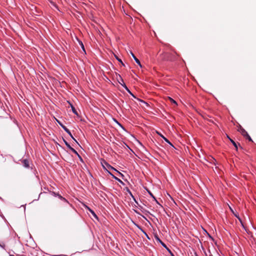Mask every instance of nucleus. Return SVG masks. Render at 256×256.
Instances as JSON below:
<instances>
[{
    "label": "nucleus",
    "instance_id": "1",
    "mask_svg": "<svg viewBox=\"0 0 256 256\" xmlns=\"http://www.w3.org/2000/svg\"><path fill=\"white\" fill-rule=\"evenodd\" d=\"M117 80L119 82L120 84L122 86L128 90V92L134 98H136V96L130 91V90L128 89V88L126 87V84L124 82V81L121 76L120 75H118V77L117 78Z\"/></svg>",
    "mask_w": 256,
    "mask_h": 256
},
{
    "label": "nucleus",
    "instance_id": "2",
    "mask_svg": "<svg viewBox=\"0 0 256 256\" xmlns=\"http://www.w3.org/2000/svg\"><path fill=\"white\" fill-rule=\"evenodd\" d=\"M239 131L244 136L245 138H248L249 141L252 142V140L250 136H249V134H248V132H246V130L243 128H242L241 126H240V128Z\"/></svg>",
    "mask_w": 256,
    "mask_h": 256
},
{
    "label": "nucleus",
    "instance_id": "3",
    "mask_svg": "<svg viewBox=\"0 0 256 256\" xmlns=\"http://www.w3.org/2000/svg\"><path fill=\"white\" fill-rule=\"evenodd\" d=\"M58 123L60 124V126L62 127V128L70 136V137L78 144V142H77V141L73 137V136H72L68 128H67L64 126V125H63L62 124L60 123V122H58Z\"/></svg>",
    "mask_w": 256,
    "mask_h": 256
},
{
    "label": "nucleus",
    "instance_id": "4",
    "mask_svg": "<svg viewBox=\"0 0 256 256\" xmlns=\"http://www.w3.org/2000/svg\"><path fill=\"white\" fill-rule=\"evenodd\" d=\"M22 164L23 166L26 168H30V162L27 159H24L22 160Z\"/></svg>",
    "mask_w": 256,
    "mask_h": 256
},
{
    "label": "nucleus",
    "instance_id": "5",
    "mask_svg": "<svg viewBox=\"0 0 256 256\" xmlns=\"http://www.w3.org/2000/svg\"><path fill=\"white\" fill-rule=\"evenodd\" d=\"M104 164H105L106 165V167L103 166L104 167V168L106 169H108V170H114L116 172H118L120 174V172H118L112 166H110L108 163H107L106 162H104Z\"/></svg>",
    "mask_w": 256,
    "mask_h": 256
},
{
    "label": "nucleus",
    "instance_id": "6",
    "mask_svg": "<svg viewBox=\"0 0 256 256\" xmlns=\"http://www.w3.org/2000/svg\"><path fill=\"white\" fill-rule=\"evenodd\" d=\"M132 56L134 58V59L135 60L136 62L140 66V67H142V66L140 64V61L136 58V56H134V54L132 52H130Z\"/></svg>",
    "mask_w": 256,
    "mask_h": 256
},
{
    "label": "nucleus",
    "instance_id": "7",
    "mask_svg": "<svg viewBox=\"0 0 256 256\" xmlns=\"http://www.w3.org/2000/svg\"><path fill=\"white\" fill-rule=\"evenodd\" d=\"M157 134L160 135L162 138H164V140L166 142H167L170 145H171L172 146H174L173 145L170 143V142L164 136H162L161 134H160V132H157Z\"/></svg>",
    "mask_w": 256,
    "mask_h": 256
},
{
    "label": "nucleus",
    "instance_id": "8",
    "mask_svg": "<svg viewBox=\"0 0 256 256\" xmlns=\"http://www.w3.org/2000/svg\"><path fill=\"white\" fill-rule=\"evenodd\" d=\"M74 154H76L79 158H80L82 160V158H81V156H80V154H78V152L74 149L72 147H71V148H70Z\"/></svg>",
    "mask_w": 256,
    "mask_h": 256
},
{
    "label": "nucleus",
    "instance_id": "9",
    "mask_svg": "<svg viewBox=\"0 0 256 256\" xmlns=\"http://www.w3.org/2000/svg\"><path fill=\"white\" fill-rule=\"evenodd\" d=\"M70 106H71V108H72V112L75 114H76V115H78V112L76 110V108H74V107L72 104H70Z\"/></svg>",
    "mask_w": 256,
    "mask_h": 256
},
{
    "label": "nucleus",
    "instance_id": "10",
    "mask_svg": "<svg viewBox=\"0 0 256 256\" xmlns=\"http://www.w3.org/2000/svg\"><path fill=\"white\" fill-rule=\"evenodd\" d=\"M54 196H58V198H59L60 199H61V200H64V202H68V201L66 200V198H63V197H62V196H61L60 195V194H56L55 192H54Z\"/></svg>",
    "mask_w": 256,
    "mask_h": 256
},
{
    "label": "nucleus",
    "instance_id": "11",
    "mask_svg": "<svg viewBox=\"0 0 256 256\" xmlns=\"http://www.w3.org/2000/svg\"><path fill=\"white\" fill-rule=\"evenodd\" d=\"M54 196H58V198H59L60 199H61V200H64V202H68V201L66 200V198H63V197H62V196H61L60 195V194H56L55 192H54Z\"/></svg>",
    "mask_w": 256,
    "mask_h": 256
},
{
    "label": "nucleus",
    "instance_id": "12",
    "mask_svg": "<svg viewBox=\"0 0 256 256\" xmlns=\"http://www.w3.org/2000/svg\"><path fill=\"white\" fill-rule=\"evenodd\" d=\"M230 140L232 144L236 148V150H238V147L236 143L232 139H230Z\"/></svg>",
    "mask_w": 256,
    "mask_h": 256
},
{
    "label": "nucleus",
    "instance_id": "13",
    "mask_svg": "<svg viewBox=\"0 0 256 256\" xmlns=\"http://www.w3.org/2000/svg\"><path fill=\"white\" fill-rule=\"evenodd\" d=\"M115 58H116V60L121 63V64L123 66H124V64L122 62V60L121 59L119 58L116 56H114Z\"/></svg>",
    "mask_w": 256,
    "mask_h": 256
},
{
    "label": "nucleus",
    "instance_id": "14",
    "mask_svg": "<svg viewBox=\"0 0 256 256\" xmlns=\"http://www.w3.org/2000/svg\"><path fill=\"white\" fill-rule=\"evenodd\" d=\"M87 208H88V209L89 210V211H90V212L92 214V215H93L94 217L97 218L96 215V214L94 213V212L90 208H88V207H87Z\"/></svg>",
    "mask_w": 256,
    "mask_h": 256
},
{
    "label": "nucleus",
    "instance_id": "15",
    "mask_svg": "<svg viewBox=\"0 0 256 256\" xmlns=\"http://www.w3.org/2000/svg\"><path fill=\"white\" fill-rule=\"evenodd\" d=\"M63 140H64V144H66V145L67 146V147L68 148H71V146L70 145V144L64 139H63Z\"/></svg>",
    "mask_w": 256,
    "mask_h": 256
},
{
    "label": "nucleus",
    "instance_id": "16",
    "mask_svg": "<svg viewBox=\"0 0 256 256\" xmlns=\"http://www.w3.org/2000/svg\"><path fill=\"white\" fill-rule=\"evenodd\" d=\"M110 174L111 175H112V176H113V178H115L116 180H118V182H120L122 183V182L120 180V179H118V178H117L116 177L114 176V175H112L110 172Z\"/></svg>",
    "mask_w": 256,
    "mask_h": 256
},
{
    "label": "nucleus",
    "instance_id": "17",
    "mask_svg": "<svg viewBox=\"0 0 256 256\" xmlns=\"http://www.w3.org/2000/svg\"><path fill=\"white\" fill-rule=\"evenodd\" d=\"M148 194L154 198V199L158 203V202H157V200H156L155 197L154 196V195L152 194L150 192V191H148Z\"/></svg>",
    "mask_w": 256,
    "mask_h": 256
},
{
    "label": "nucleus",
    "instance_id": "18",
    "mask_svg": "<svg viewBox=\"0 0 256 256\" xmlns=\"http://www.w3.org/2000/svg\"><path fill=\"white\" fill-rule=\"evenodd\" d=\"M137 100H139L140 102H142V103H143V104H145L146 106H148V104L146 102H144V100H140V99H139V98H137Z\"/></svg>",
    "mask_w": 256,
    "mask_h": 256
},
{
    "label": "nucleus",
    "instance_id": "19",
    "mask_svg": "<svg viewBox=\"0 0 256 256\" xmlns=\"http://www.w3.org/2000/svg\"><path fill=\"white\" fill-rule=\"evenodd\" d=\"M170 102H171L172 103H173V104H176V102L175 100H174L172 98H170Z\"/></svg>",
    "mask_w": 256,
    "mask_h": 256
},
{
    "label": "nucleus",
    "instance_id": "20",
    "mask_svg": "<svg viewBox=\"0 0 256 256\" xmlns=\"http://www.w3.org/2000/svg\"><path fill=\"white\" fill-rule=\"evenodd\" d=\"M158 240L160 241V243L162 244V246L164 247L165 248H166V246L163 242H162L160 239H158Z\"/></svg>",
    "mask_w": 256,
    "mask_h": 256
},
{
    "label": "nucleus",
    "instance_id": "21",
    "mask_svg": "<svg viewBox=\"0 0 256 256\" xmlns=\"http://www.w3.org/2000/svg\"><path fill=\"white\" fill-rule=\"evenodd\" d=\"M127 191H128V192L130 194V195H132V192H130V191L128 188H127Z\"/></svg>",
    "mask_w": 256,
    "mask_h": 256
},
{
    "label": "nucleus",
    "instance_id": "22",
    "mask_svg": "<svg viewBox=\"0 0 256 256\" xmlns=\"http://www.w3.org/2000/svg\"><path fill=\"white\" fill-rule=\"evenodd\" d=\"M168 252H170V254H171V253H172V251H171L170 249H168Z\"/></svg>",
    "mask_w": 256,
    "mask_h": 256
},
{
    "label": "nucleus",
    "instance_id": "23",
    "mask_svg": "<svg viewBox=\"0 0 256 256\" xmlns=\"http://www.w3.org/2000/svg\"><path fill=\"white\" fill-rule=\"evenodd\" d=\"M82 48L84 50V46L82 43Z\"/></svg>",
    "mask_w": 256,
    "mask_h": 256
},
{
    "label": "nucleus",
    "instance_id": "24",
    "mask_svg": "<svg viewBox=\"0 0 256 256\" xmlns=\"http://www.w3.org/2000/svg\"><path fill=\"white\" fill-rule=\"evenodd\" d=\"M170 255H171V256H174L172 253H171Z\"/></svg>",
    "mask_w": 256,
    "mask_h": 256
},
{
    "label": "nucleus",
    "instance_id": "25",
    "mask_svg": "<svg viewBox=\"0 0 256 256\" xmlns=\"http://www.w3.org/2000/svg\"><path fill=\"white\" fill-rule=\"evenodd\" d=\"M10 256H14L13 254H10Z\"/></svg>",
    "mask_w": 256,
    "mask_h": 256
},
{
    "label": "nucleus",
    "instance_id": "26",
    "mask_svg": "<svg viewBox=\"0 0 256 256\" xmlns=\"http://www.w3.org/2000/svg\"><path fill=\"white\" fill-rule=\"evenodd\" d=\"M227 137L228 138H229L230 140L231 139L228 136H227Z\"/></svg>",
    "mask_w": 256,
    "mask_h": 256
},
{
    "label": "nucleus",
    "instance_id": "27",
    "mask_svg": "<svg viewBox=\"0 0 256 256\" xmlns=\"http://www.w3.org/2000/svg\"><path fill=\"white\" fill-rule=\"evenodd\" d=\"M166 248L167 250H168V249H169L167 246H166Z\"/></svg>",
    "mask_w": 256,
    "mask_h": 256
}]
</instances>
